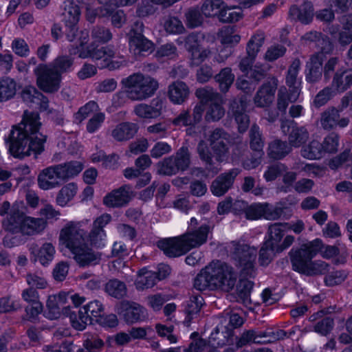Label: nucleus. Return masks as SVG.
Wrapping results in <instances>:
<instances>
[{
  "mask_svg": "<svg viewBox=\"0 0 352 352\" xmlns=\"http://www.w3.org/2000/svg\"><path fill=\"white\" fill-rule=\"evenodd\" d=\"M37 112L25 111L22 121L13 126L8 137L5 139L8 151L14 157L23 159L31 152L41 154L44 150L47 136L38 133L41 123Z\"/></svg>",
  "mask_w": 352,
  "mask_h": 352,
  "instance_id": "obj_1",
  "label": "nucleus"
},
{
  "mask_svg": "<svg viewBox=\"0 0 352 352\" xmlns=\"http://www.w3.org/2000/svg\"><path fill=\"white\" fill-rule=\"evenodd\" d=\"M236 279L232 266L220 261H212L197 275L194 287L199 291L208 289L229 292L234 287Z\"/></svg>",
  "mask_w": 352,
  "mask_h": 352,
  "instance_id": "obj_2",
  "label": "nucleus"
},
{
  "mask_svg": "<svg viewBox=\"0 0 352 352\" xmlns=\"http://www.w3.org/2000/svg\"><path fill=\"white\" fill-rule=\"evenodd\" d=\"M322 241L316 239L300 247H294L289 252L292 269L302 274L313 276L324 274L329 271V265L322 261H313V258L321 249Z\"/></svg>",
  "mask_w": 352,
  "mask_h": 352,
  "instance_id": "obj_3",
  "label": "nucleus"
},
{
  "mask_svg": "<svg viewBox=\"0 0 352 352\" xmlns=\"http://www.w3.org/2000/svg\"><path fill=\"white\" fill-rule=\"evenodd\" d=\"M209 230V226L202 225L198 230L186 232L179 236L161 239L157 241V246L166 256L170 258L178 257L186 254L192 248L206 243Z\"/></svg>",
  "mask_w": 352,
  "mask_h": 352,
  "instance_id": "obj_4",
  "label": "nucleus"
},
{
  "mask_svg": "<svg viewBox=\"0 0 352 352\" xmlns=\"http://www.w3.org/2000/svg\"><path fill=\"white\" fill-rule=\"evenodd\" d=\"M126 97L131 100H143L151 97L159 87L157 81L140 73L133 74L122 80Z\"/></svg>",
  "mask_w": 352,
  "mask_h": 352,
  "instance_id": "obj_5",
  "label": "nucleus"
},
{
  "mask_svg": "<svg viewBox=\"0 0 352 352\" xmlns=\"http://www.w3.org/2000/svg\"><path fill=\"white\" fill-rule=\"evenodd\" d=\"M197 153L204 164L205 169L217 174L221 170L220 164L228 159L229 148L227 144L209 147L204 140H200L197 144Z\"/></svg>",
  "mask_w": 352,
  "mask_h": 352,
  "instance_id": "obj_6",
  "label": "nucleus"
},
{
  "mask_svg": "<svg viewBox=\"0 0 352 352\" xmlns=\"http://www.w3.org/2000/svg\"><path fill=\"white\" fill-rule=\"evenodd\" d=\"M232 245L231 256L240 270L241 277H254L256 250L244 243L232 241Z\"/></svg>",
  "mask_w": 352,
  "mask_h": 352,
  "instance_id": "obj_7",
  "label": "nucleus"
},
{
  "mask_svg": "<svg viewBox=\"0 0 352 352\" xmlns=\"http://www.w3.org/2000/svg\"><path fill=\"white\" fill-rule=\"evenodd\" d=\"M144 25L141 21H136L133 23L127 34L129 45L135 55L145 56L151 53L154 50L153 43L146 38L144 34Z\"/></svg>",
  "mask_w": 352,
  "mask_h": 352,
  "instance_id": "obj_8",
  "label": "nucleus"
},
{
  "mask_svg": "<svg viewBox=\"0 0 352 352\" xmlns=\"http://www.w3.org/2000/svg\"><path fill=\"white\" fill-rule=\"evenodd\" d=\"M288 225V223H275L268 227L267 232L268 238L265 242L269 245L275 246L278 253L283 252L294 242L295 237L292 235H286L283 239L286 232V227Z\"/></svg>",
  "mask_w": 352,
  "mask_h": 352,
  "instance_id": "obj_9",
  "label": "nucleus"
},
{
  "mask_svg": "<svg viewBox=\"0 0 352 352\" xmlns=\"http://www.w3.org/2000/svg\"><path fill=\"white\" fill-rule=\"evenodd\" d=\"M34 72L37 77V85L41 90L47 93L58 91L61 78L58 71L46 65L40 64Z\"/></svg>",
  "mask_w": 352,
  "mask_h": 352,
  "instance_id": "obj_10",
  "label": "nucleus"
},
{
  "mask_svg": "<svg viewBox=\"0 0 352 352\" xmlns=\"http://www.w3.org/2000/svg\"><path fill=\"white\" fill-rule=\"evenodd\" d=\"M116 310L126 323L133 324L147 318L146 309L133 301L122 300L116 304Z\"/></svg>",
  "mask_w": 352,
  "mask_h": 352,
  "instance_id": "obj_11",
  "label": "nucleus"
},
{
  "mask_svg": "<svg viewBox=\"0 0 352 352\" xmlns=\"http://www.w3.org/2000/svg\"><path fill=\"white\" fill-rule=\"evenodd\" d=\"M27 217L23 202L16 201L12 204L8 215L3 220L2 226L6 231L12 234L20 233Z\"/></svg>",
  "mask_w": 352,
  "mask_h": 352,
  "instance_id": "obj_12",
  "label": "nucleus"
},
{
  "mask_svg": "<svg viewBox=\"0 0 352 352\" xmlns=\"http://www.w3.org/2000/svg\"><path fill=\"white\" fill-rule=\"evenodd\" d=\"M280 129L285 135H288V143L291 147H300L309 138V133L304 126H298L292 120H281Z\"/></svg>",
  "mask_w": 352,
  "mask_h": 352,
  "instance_id": "obj_13",
  "label": "nucleus"
},
{
  "mask_svg": "<svg viewBox=\"0 0 352 352\" xmlns=\"http://www.w3.org/2000/svg\"><path fill=\"white\" fill-rule=\"evenodd\" d=\"M85 232L79 227V223L70 221L60 230L59 239L67 248L74 250L84 244Z\"/></svg>",
  "mask_w": 352,
  "mask_h": 352,
  "instance_id": "obj_14",
  "label": "nucleus"
},
{
  "mask_svg": "<svg viewBox=\"0 0 352 352\" xmlns=\"http://www.w3.org/2000/svg\"><path fill=\"white\" fill-rule=\"evenodd\" d=\"M278 82L276 77L270 76L258 88L254 97V103L257 107H269L273 102Z\"/></svg>",
  "mask_w": 352,
  "mask_h": 352,
  "instance_id": "obj_15",
  "label": "nucleus"
},
{
  "mask_svg": "<svg viewBox=\"0 0 352 352\" xmlns=\"http://www.w3.org/2000/svg\"><path fill=\"white\" fill-rule=\"evenodd\" d=\"M240 172V169L234 168L219 175L211 184L212 193L218 197L224 195L232 188L235 179Z\"/></svg>",
  "mask_w": 352,
  "mask_h": 352,
  "instance_id": "obj_16",
  "label": "nucleus"
},
{
  "mask_svg": "<svg viewBox=\"0 0 352 352\" xmlns=\"http://www.w3.org/2000/svg\"><path fill=\"white\" fill-rule=\"evenodd\" d=\"M111 221V216L107 213L103 214L96 219L88 236V241L91 245L98 248L104 246L106 233L104 228Z\"/></svg>",
  "mask_w": 352,
  "mask_h": 352,
  "instance_id": "obj_17",
  "label": "nucleus"
},
{
  "mask_svg": "<svg viewBox=\"0 0 352 352\" xmlns=\"http://www.w3.org/2000/svg\"><path fill=\"white\" fill-rule=\"evenodd\" d=\"M133 197L131 187L124 185L112 190L103 198V204L110 208H120L126 205Z\"/></svg>",
  "mask_w": 352,
  "mask_h": 352,
  "instance_id": "obj_18",
  "label": "nucleus"
},
{
  "mask_svg": "<svg viewBox=\"0 0 352 352\" xmlns=\"http://www.w3.org/2000/svg\"><path fill=\"white\" fill-rule=\"evenodd\" d=\"M340 110L329 107L321 113L320 124L325 130H331L336 126L346 127L349 124V117L340 118Z\"/></svg>",
  "mask_w": 352,
  "mask_h": 352,
  "instance_id": "obj_19",
  "label": "nucleus"
},
{
  "mask_svg": "<svg viewBox=\"0 0 352 352\" xmlns=\"http://www.w3.org/2000/svg\"><path fill=\"white\" fill-rule=\"evenodd\" d=\"M300 60L295 58L289 65L285 78V83L291 92L292 100H296L300 93L301 81L297 78L300 67Z\"/></svg>",
  "mask_w": 352,
  "mask_h": 352,
  "instance_id": "obj_20",
  "label": "nucleus"
},
{
  "mask_svg": "<svg viewBox=\"0 0 352 352\" xmlns=\"http://www.w3.org/2000/svg\"><path fill=\"white\" fill-rule=\"evenodd\" d=\"M75 261L80 267L95 265L101 260V253L94 251L85 245H80L72 251Z\"/></svg>",
  "mask_w": 352,
  "mask_h": 352,
  "instance_id": "obj_21",
  "label": "nucleus"
},
{
  "mask_svg": "<svg viewBox=\"0 0 352 352\" xmlns=\"http://www.w3.org/2000/svg\"><path fill=\"white\" fill-rule=\"evenodd\" d=\"M63 315L69 317L73 328L78 331L84 330L88 324H91V318L89 316L84 314L80 315V313L83 312L82 307H64L62 309Z\"/></svg>",
  "mask_w": 352,
  "mask_h": 352,
  "instance_id": "obj_22",
  "label": "nucleus"
},
{
  "mask_svg": "<svg viewBox=\"0 0 352 352\" xmlns=\"http://www.w3.org/2000/svg\"><path fill=\"white\" fill-rule=\"evenodd\" d=\"M322 63L323 58H320L319 54H314L311 56L309 61L306 65L305 79L307 82L314 84L322 79Z\"/></svg>",
  "mask_w": 352,
  "mask_h": 352,
  "instance_id": "obj_23",
  "label": "nucleus"
},
{
  "mask_svg": "<svg viewBox=\"0 0 352 352\" xmlns=\"http://www.w3.org/2000/svg\"><path fill=\"white\" fill-rule=\"evenodd\" d=\"M289 16L294 20L300 21L301 23L309 24L314 16V8L311 2L306 1L298 6L293 5L289 9Z\"/></svg>",
  "mask_w": 352,
  "mask_h": 352,
  "instance_id": "obj_24",
  "label": "nucleus"
},
{
  "mask_svg": "<svg viewBox=\"0 0 352 352\" xmlns=\"http://www.w3.org/2000/svg\"><path fill=\"white\" fill-rule=\"evenodd\" d=\"M138 277L135 285L138 289H144L153 287L158 280L166 277V274H161V271L154 272L148 271L145 268L141 269L138 273Z\"/></svg>",
  "mask_w": 352,
  "mask_h": 352,
  "instance_id": "obj_25",
  "label": "nucleus"
},
{
  "mask_svg": "<svg viewBox=\"0 0 352 352\" xmlns=\"http://www.w3.org/2000/svg\"><path fill=\"white\" fill-rule=\"evenodd\" d=\"M162 103L159 99H154L150 104H139L135 106V114L142 118L151 119L159 117L162 113Z\"/></svg>",
  "mask_w": 352,
  "mask_h": 352,
  "instance_id": "obj_26",
  "label": "nucleus"
},
{
  "mask_svg": "<svg viewBox=\"0 0 352 352\" xmlns=\"http://www.w3.org/2000/svg\"><path fill=\"white\" fill-rule=\"evenodd\" d=\"M352 86V69L342 68L331 80V87L336 93H343Z\"/></svg>",
  "mask_w": 352,
  "mask_h": 352,
  "instance_id": "obj_27",
  "label": "nucleus"
},
{
  "mask_svg": "<svg viewBox=\"0 0 352 352\" xmlns=\"http://www.w3.org/2000/svg\"><path fill=\"white\" fill-rule=\"evenodd\" d=\"M190 90L187 85L179 80L173 82L168 86V96L174 104H182L189 96Z\"/></svg>",
  "mask_w": 352,
  "mask_h": 352,
  "instance_id": "obj_28",
  "label": "nucleus"
},
{
  "mask_svg": "<svg viewBox=\"0 0 352 352\" xmlns=\"http://www.w3.org/2000/svg\"><path fill=\"white\" fill-rule=\"evenodd\" d=\"M138 126L132 122H122L111 131L112 137L118 142L128 141L137 133Z\"/></svg>",
  "mask_w": 352,
  "mask_h": 352,
  "instance_id": "obj_29",
  "label": "nucleus"
},
{
  "mask_svg": "<svg viewBox=\"0 0 352 352\" xmlns=\"http://www.w3.org/2000/svg\"><path fill=\"white\" fill-rule=\"evenodd\" d=\"M53 167L56 174V179L62 180L77 175L82 169V164L76 161L55 165Z\"/></svg>",
  "mask_w": 352,
  "mask_h": 352,
  "instance_id": "obj_30",
  "label": "nucleus"
},
{
  "mask_svg": "<svg viewBox=\"0 0 352 352\" xmlns=\"http://www.w3.org/2000/svg\"><path fill=\"white\" fill-rule=\"evenodd\" d=\"M47 221L43 218L27 217L20 233L23 235L33 236L42 232L47 227Z\"/></svg>",
  "mask_w": 352,
  "mask_h": 352,
  "instance_id": "obj_31",
  "label": "nucleus"
},
{
  "mask_svg": "<svg viewBox=\"0 0 352 352\" xmlns=\"http://www.w3.org/2000/svg\"><path fill=\"white\" fill-rule=\"evenodd\" d=\"M36 245H32L30 248L32 253L35 254L34 260L41 265H45L54 258L55 248L50 243H45L38 250Z\"/></svg>",
  "mask_w": 352,
  "mask_h": 352,
  "instance_id": "obj_32",
  "label": "nucleus"
},
{
  "mask_svg": "<svg viewBox=\"0 0 352 352\" xmlns=\"http://www.w3.org/2000/svg\"><path fill=\"white\" fill-rule=\"evenodd\" d=\"M292 151V147L286 141L275 140L271 142L268 147V155L273 160H281Z\"/></svg>",
  "mask_w": 352,
  "mask_h": 352,
  "instance_id": "obj_33",
  "label": "nucleus"
},
{
  "mask_svg": "<svg viewBox=\"0 0 352 352\" xmlns=\"http://www.w3.org/2000/svg\"><path fill=\"white\" fill-rule=\"evenodd\" d=\"M55 178H56V174L54 167L46 168L38 176V186L43 190H48L60 185Z\"/></svg>",
  "mask_w": 352,
  "mask_h": 352,
  "instance_id": "obj_34",
  "label": "nucleus"
},
{
  "mask_svg": "<svg viewBox=\"0 0 352 352\" xmlns=\"http://www.w3.org/2000/svg\"><path fill=\"white\" fill-rule=\"evenodd\" d=\"M265 218L270 220H275L283 216L286 219L292 214V210L285 203L278 202L274 206L265 204Z\"/></svg>",
  "mask_w": 352,
  "mask_h": 352,
  "instance_id": "obj_35",
  "label": "nucleus"
},
{
  "mask_svg": "<svg viewBox=\"0 0 352 352\" xmlns=\"http://www.w3.org/2000/svg\"><path fill=\"white\" fill-rule=\"evenodd\" d=\"M16 81L9 77L0 79V102L9 100L14 97L17 91Z\"/></svg>",
  "mask_w": 352,
  "mask_h": 352,
  "instance_id": "obj_36",
  "label": "nucleus"
},
{
  "mask_svg": "<svg viewBox=\"0 0 352 352\" xmlns=\"http://www.w3.org/2000/svg\"><path fill=\"white\" fill-rule=\"evenodd\" d=\"M181 172L187 170L191 164V152L188 146L184 145L171 155Z\"/></svg>",
  "mask_w": 352,
  "mask_h": 352,
  "instance_id": "obj_37",
  "label": "nucleus"
},
{
  "mask_svg": "<svg viewBox=\"0 0 352 352\" xmlns=\"http://www.w3.org/2000/svg\"><path fill=\"white\" fill-rule=\"evenodd\" d=\"M249 142L250 148L261 154L263 152L264 139L259 126L254 123L249 131Z\"/></svg>",
  "mask_w": 352,
  "mask_h": 352,
  "instance_id": "obj_38",
  "label": "nucleus"
},
{
  "mask_svg": "<svg viewBox=\"0 0 352 352\" xmlns=\"http://www.w3.org/2000/svg\"><path fill=\"white\" fill-rule=\"evenodd\" d=\"M242 8H231L223 6L218 14L219 21L226 23H232L239 21L243 17Z\"/></svg>",
  "mask_w": 352,
  "mask_h": 352,
  "instance_id": "obj_39",
  "label": "nucleus"
},
{
  "mask_svg": "<svg viewBox=\"0 0 352 352\" xmlns=\"http://www.w3.org/2000/svg\"><path fill=\"white\" fill-rule=\"evenodd\" d=\"M215 81L219 85V89L222 93L228 91L234 80V75L230 67L222 69L219 74L214 76Z\"/></svg>",
  "mask_w": 352,
  "mask_h": 352,
  "instance_id": "obj_40",
  "label": "nucleus"
},
{
  "mask_svg": "<svg viewBox=\"0 0 352 352\" xmlns=\"http://www.w3.org/2000/svg\"><path fill=\"white\" fill-rule=\"evenodd\" d=\"M156 166L157 173L160 175L172 176L181 172L171 155L158 162Z\"/></svg>",
  "mask_w": 352,
  "mask_h": 352,
  "instance_id": "obj_41",
  "label": "nucleus"
},
{
  "mask_svg": "<svg viewBox=\"0 0 352 352\" xmlns=\"http://www.w3.org/2000/svg\"><path fill=\"white\" fill-rule=\"evenodd\" d=\"M105 292L112 297L121 299L126 296L127 289L124 282L114 278L106 283Z\"/></svg>",
  "mask_w": 352,
  "mask_h": 352,
  "instance_id": "obj_42",
  "label": "nucleus"
},
{
  "mask_svg": "<svg viewBox=\"0 0 352 352\" xmlns=\"http://www.w3.org/2000/svg\"><path fill=\"white\" fill-rule=\"evenodd\" d=\"M196 96L200 100V103L204 107V104L210 102H221L222 97L221 94L214 91L210 87L199 88L195 91Z\"/></svg>",
  "mask_w": 352,
  "mask_h": 352,
  "instance_id": "obj_43",
  "label": "nucleus"
},
{
  "mask_svg": "<svg viewBox=\"0 0 352 352\" xmlns=\"http://www.w3.org/2000/svg\"><path fill=\"white\" fill-rule=\"evenodd\" d=\"M83 348L79 349L78 352H98L104 346V343L97 334H85Z\"/></svg>",
  "mask_w": 352,
  "mask_h": 352,
  "instance_id": "obj_44",
  "label": "nucleus"
},
{
  "mask_svg": "<svg viewBox=\"0 0 352 352\" xmlns=\"http://www.w3.org/2000/svg\"><path fill=\"white\" fill-rule=\"evenodd\" d=\"M204 14L198 7L190 8L185 12V23L188 28L193 29L204 23Z\"/></svg>",
  "mask_w": 352,
  "mask_h": 352,
  "instance_id": "obj_45",
  "label": "nucleus"
},
{
  "mask_svg": "<svg viewBox=\"0 0 352 352\" xmlns=\"http://www.w3.org/2000/svg\"><path fill=\"white\" fill-rule=\"evenodd\" d=\"M248 277H241L239 283L236 285V293L239 298L243 303L250 304V294L252 290L254 283L248 280Z\"/></svg>",
  "mask_w": 352,
  "mask_h": 352,
  "instance_id": "obj_46",
  "label": "nucleus"
},
{
  "mask_svg": "<svg viewBox=\"0 0 352 352\" xmlns=\"http://www.w3.org/2000/svg\"><path fill=\"white\" fill-rule=\"evenodd\" d=\"M323 151L322 144L318 140H312L308 145L302 147L301 155L309 160L320 159L322 157Z\"/></svg>",
  "mask_w": 352,
  "mask_h": 352,
  "instance_id": "obj_47",
  "label": "nucleus"
},
{
  "mask_svg": "<svg viewBox=\"0 0 352 352\" xmlns=\"http://www.w3.org/2000/svg\"><path fill=\"white\" fill-rule=\"evenodd\" d=\"M224 2L222 0H206L201 6L202 14L207 18H218V14L223 8Z\"/></svg>",
  "mask_w": 352,
  "mask_h": 352,
  "instance_id": "obj_48",
  "label": "nucleus"
},
{
  "mask_svg": "<svg viewBox=\"0 0 352 352\" xmlns=\"http://www.w3.org/2000/svg\"><path fill=\"white\" fill-rule=\"evenodd\" d=\"M340 60L337 56L329 58L322 66L323 77L326 82H329L335 76L338 71H341L340 68Z\"/></svg>",
  "mask_w": 352,
  "mask_h": 352,
  "instance_id": "obj_49",
  "label": "nucleus"
},
{
  "mask_svg": "<svg viewBox=\"0 0 352 352\" xmlns=\"http://www.w3.org/2000/svg\"><path fill=\"white\" fill-rule=\"evenodd\" d=\"M65 4L64 11L62 14L65 23H78L80 14L78 6L69 1L65 2Z\"/></svg>",
  "mask_w": 352,
  "mask_h": 352,
  "instance_id": "obj_50",
  "label": "nucleus"
},
{
  "mask_svg": "<svg viewBox=\"0 0 352 352\" xmlns=\"http://www.w3.org/2000/svg\"><path fill=\"white\" fill-rule=\"evenodd\" d=\"M248 98L245 96H240L233 98L230 102L229 113L234 118L246 113Z\"/></svg>",
  "mask_w": 352,
  "mask_h": 352,
  "instance_id": "obj_51",
  "label": "nucleus"
},
{
  "mask_svg": "<svg viewBox=\"0 0 352 352\" xmlns=\"http://www.w3.org/2000/svg\"><path fill=\"white\" fill-rule=\"evenodd\" d=\"M77 187L74 183H69L63 186L59 191L56 202L61 206H65L76 193Z\"/></svg>",
  "mask_w": 352,
  "mask_h": 352,
  "instance_id": "obj_52",
  "label": "nucleus"
},
{
  "mask_svg": "<svg viewBox=\"0 0 352 352\" xmlns=\"http://www.w3.org/2000/svg\"><path fill=\"white\" fill-rule=\"evenodd\" d=\"M204 305V298L200 295L192 296L187 303L186 313L187 314L188 322H190L193 316L199 312Z\"/></svg>",
  "mask_w": 352,
  "mask_h": 352,
  "instance_id": "obj_53",
  "label": "nucleus"
},
{
  "mask_svg": "<svg viewBox=\"0 0 352 352\" xmlns=\"http://www.w3.org/2000/svg\"><path fill=\"white\" fill-rule=\"evenodd\" d=\"M82 308L83 312L81 311L80 315L86 314V315L89 316L92 324L94 321L101 315L104 310L102 303L98 300L91 301L82 307Z\"/></svg>",
  "mask_w": 352,
  "mask_h": 352,
  "instance_id": "obj_54",
  "label": "nucleus"
},
{
  "mask_svg": "<svg viewBox=\"0 0 352 352\" xmlns=\"http://www.w3.org/2000/svg\"><path fill=\"white\" fill-rule=\"evenodd\" d=\"M91 36L96 42L106 43L111 40L113 35L109 28L96 25L91 29Z\"/></svg>",
  "mask_w": 352,
  "mask_h": 352,
  "instance_id": "obj_55",
  "label": "nucleus"
},
{
  "mask_svg": "<svg viewBox=\"0 0 352 352\" xmlns=\"http://www.w3.org/2000/svg\"><path fill=\"white\" fill-rule=\"evenodd\" d=\"M336 94V92L331 86L325 87L316 94L313 101V105L316 108H320L324 106Z\"/></svg>",
  "mask_w": 352,
  "mask_h": 352,
  "instance_id": "obj_56",
  "label": "nucleus"
},
{
  "mask_svg": "<svg viewBox=\"0 0 352 352\" xmlns=\"http://www.w3.org/2000/svg\"><path fill=\"white\" fill-rule=\"evenodd\" d=\"M225 114V110L220 102L211 103L206 113L205 119L207 122H216L219 120Z\"/></svg>",
  "mask_w": 352,
  "mask_h": 352,
  "instance_id": "obj_57",
  "label": "nucleus"
},
{
  "mask_svg": "<svg viewBox=\"0 0 352 352\" xmlns=\"http://www.w3.org/2000/svg\"><path fill=\"white\" fill-rule=\"evenodd\" d=\"M287 170V167L284 164L276 162L267 167L263 176L267 182H272L285 173Z\"/></svg>",
  "mask_w": 352,
  "mask_h": 352,
  "instance_id": "obj_58",
  "label": "nucleus"
},
{
  "mask_svg": "<svg viewBox=\"0 0 352 352\" xmlns=\"http://www.w3.org/2000/svg\"><path fill=\"white\" fill-rule=\"evenodd\" d=\"M234 85L238 90L243 93L242 96H245L246 98L252 95L256 87V83L243 76L238 77Z\"/></svg>",
  "mask_w": 352,
  "mask_h": 352,
  "instance_id": "obj_59",
  "label": "nucleus"
},
{
  "mask_svg": "<svg viewBox=\"0 0 352 352\" xmlns=\"http://www.w3.org/2000/svg\"><path fill=\"white\" fill-rule=\"evenodd\" d=\"M79 57L82 58H91L93 59L100 60L104 57L103 47H99L92 43L80 52Z\"/></svg>",
  "mask_w": 352,
  "mask_h": 352,
  "instance_id": "obj_60",
  "label": "nucleus"
},
{
  "mask_svg": "<svg viewBox=\"0 0 352 352\" xmlns=\"http://www.w3.org/2000/svg\"><path fill=\"white\" fill-rule=\"evenodd\" d=\"M228 133L223 129L217 128L210 132L207 138L210 146H217L227 144Z\"/></svg>",
  "mask_w": 352,
  "mask_h": 352,
  "instance_id": "obj_61",
  "label": "nucleus"
},
{
  "mask_svg": "<svg viewBox=\"0 0 352 352\" xmlns=\"http://www.w3.org/2000/svg\"><path fill=\"white\" fill-rule=\"evenodd\" d=\"M210 54V50L201 48L190 52V66L198 67L201 65L209 57Z\"/></svg>",
  "mask_w": 352,
  "mask_h": 352,
  "instance_id": "obj_62",
  "label": "nucleus"
},
{
  "mask_svg": "<svg viewBox=\"0 0 352 352\" xmlns=\"http://www.w3.org/2000/svg\"><path fill=\"white\" fill-rule=\"evenodd\" d=\"M276 249V248L275 246L269 245L266 242L263 243L259 251V261L261 265H265L269 264L274 256L276 254H278Z\"/></svg>",
  "mask_w": 352,
  "mask_h": 352,
  "instance_id": "obj_63",
  "label": "nucleus"
},
{
  "mask_svg": "<svg viewBox=\"0 0 352 352\" xmlns=\"http://www.w3.org/2000/svg\"><path fill=\"white\" fill-rule=\"evenodd\" d=\"M344 164H346V166H352V152L344 151L330 161L329 166L332 169H336Z\"/></svg>",
  "mask_w": 352,
  "mask_h": 352,
  "instance_id": "obj_64",
  "label": "nucleus"
}]
</instances>
